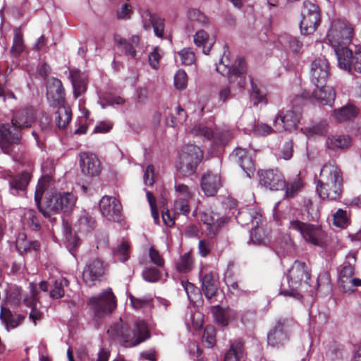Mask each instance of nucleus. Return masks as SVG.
Listing matches in <instances>:
<instances>
[{
	"mask_svg": "<svg viewBox=\"0 0 361 361\" xmlns=\"http://www.w3.org/2000/svg\"><path fill=\"white\" fill-rule=\"evenodd\" d=\"M343 176L335 161L329 162L321 169L317 191L322 199L336 200L341 197Z\"/></svg>",
	"mask_w": 361,
	"mask_h": 361,
	"instance_id": "nucleus-1",
	"label": "nucleus"
},
{
	"mask_svg": "<svg viewBox=\"0 0 361 361\" xmlns=\"http://www.w3.org/2000/svg\"><path fill=\"white\" fill-rule=\"evenodd\" d=\"M108 333L114 336L125 347L136 346L150 337L148 326L143 320L136 321L133 329L131 330L129 326L120 319L110 327Z\"/></svg>",
	"mask_w": 361,
	"mask_h": 361,
	"instance_id": "nucleus-2",
	"label": "nucleus"
},
{
	"mask_svg": "<svg viewBox=\"0 0 361 361\" xmlns=\"http://www.w3.org/2000/svg\"><path fill=\"white\" fill-rule=\"evenodd\" d=\"M216 70L224 76H227L230 84H235L238 88H243L246 84V66L244 59L238 58L234 64H231L228 54L224 53Z\"/></svg>",
	"mask_w": 361,
	"mask_h": 361,
	"instance_id": "nucleus-3",
	"label": "nucleus"
},
{
	"mask_svg": "<svg viewBox=\"0 0 361 361\" xmlns=\"http://www.w3.org/2000/svg\"><path fill=\"white\" fill-rule=\"evenodd\" d=\"M355 253H349L338 268V286L344 293H353L361 286V279L355 277Z\"/></svg>",
	"mask_w": 361,
	"mask_h": 361,
	"instance_id": "nucleus-4",
	"label": "nucleus"
},
{
	"mask_svg": "<svg viewBox=\"0 0 361 361\" xmlns=\"http://www.w3.org/2000/svg\"><path fill=\"white\" fill-rule=\"evenodd\" d=\"M202 157V152L199 147L188 145L179 153L177 169L183 176H190L195 173Z\"/></svg>",
	"mask_w": 361,
	"mask_h": 361,
	"instance_id": "nucleus-5",
	"label": "nucleus"
},
{
	"mask_svg": "<svg viewBox=\"0 0 361 361\" xmlns=\"http://www.w3.org/2000/svg\"><path fill=\"white\" fill-rule=\"evenodd\" d=\"M353 36L352 26L344 20L338 19L331 23V27L326 35V39L329 44L336 49L346 47L350 44Z\"/></svg>",
	"mask_w": 361,
	"mask_h": 361,
	"instance_id": "nucleus-6",
	"label": "nucleus"
},
{
	"mask_svg": "<svg viewBox=\"0 0 361 361\" xmlns=\"http://www.w3.org/2000/svg\"><path fill=\"white\" fill-rule=\"evenodd\" d=\"M87 305L94 313V319L98 322L110 314L116 308V297L109 288L90 298Z\"/></svg>",
	"mask_w": 361,
	"mask_h": 361,
	"instance_id": "nucleus-7",
	"label": "nucleus"
},
{
	"mask_svg": "<svg viewBox=\"0 0 361 361\" xmlns=\"http://www.w3.org/2000/svg\"><path fill=\"white\" fill-rule=\"evenodd\" d=\"M289 228L298 231L306 242L314 245H322L324 233L320 227L299 220H293L290 221Z\"/></svg>",
	"mask_w": 361,
	"mask_h": 361,
	"instance_id": "nucleus-8",
	"label": "nucleus"
},
{
	"mask_svg": "<svg viewBox=\"0 0 361 361\" xmlns=\"http://www.w3.org/2000/svg\"><path fill=\"white\" fill-rule=\"evenodd\" d=\"M45 190L44 185L39 182L37 187L35 194V200L39 211L46 217H50L53 214L59 212L58 194L47 195L42 203L40 202L41 198Z\"/></svg>",
	"mask_w": 361,
	"mask_h": 361,
	"instance_id": "nucleus-9",
	"label": "nucleus"
},
{
	"mask_svg": "<svg viewBox=\"0 0 361 361\" xmlns=\"http://www.w3.org/2000/svg\"><path fill=\"white\" fill-rule=\"evenodd\" d=\"M301 118V112L298 107H291L290 109L281 110L274 121L276 131L292 130L296 128Z\"/></svg>",
	"mask_w": 361,
	"mask_h": 361,
	"instance_id": "nucleus-10",
	"label": "nucleus"
},
{
	"mask_svg": "<svg viewBox=\"0 0 361 361\" xmlns=\"http://www.w3.org/2000/svg\"><path fill=\"white\" fill-rule=\"evenodd\" d=\"M338 63L341 68L350 72L353 68L356 72L361 73V47L353 51L348 47H341L336 49Z\"/></svg>",
	"mask_w": 361,
	"mask_h": 361,
	"instance_id": "nucleus-11",
	"label": "nucleus"
},
{
	"mask_svg": "<svg viewBox=\"0 0 361 361\" xmlns=\"http://www.w3.org/2000/svg\"><path fill=\"white\" fill-rule=\"evenodd\" d=\"M200 220L205 227L204 228L205 233L211 238H214L227 222L226 217L221 216L209 209L201 212Z\"/></svg>",
	"mask_w": 361,
	"mask_h": 361,
	"instance_id": "nucleus-12",
	"label": "nucleus"
},
{
	"mask_svg": "<svg viewBox=\"0 0 361 361\" xmlns=\"http://www.w3.org/2000/svg\"><path fill=\"white\" fill-rule=\"evenodd\" d=\"M289 322L287 319L277 321L275 326L268 334V343L274 347L285 345L289 340Z\"/></svg>",
	"mask_w": 361,
	"mask_h": 361,
	"instance_id": "nucleus-13",
	"label": "nucleus"
},
{
	"mask_svg": "<svg viewBox=\"0 0 361 361\" xmlns=\"http://www.w3.org/2000/svg\"><path fill=\"white\" fill-rule=\"evenodd\" d=\"M105 271L103 262L99 259L90 261L82 272V280L88 286H92L101 281Z\"/></svg>",
	"mask_w": 361,
	"mask_h": 361,
	"instance_id": "nucleus-14",
	"label": "nucleus"
},
{
	"mask_svg": "<svg viewBox=\"0 0 361 361\" xmlns=\"http://www.w3.org/2000/svg\"><path fill=\"white\" fill-rule=\"evenodd\" d=\"M311 81L315 87L326 85L329 75V64L325 58H318L311 64Z\"/></svg>",
	"mask_w": 361,
	"mask_h": 361,
	"instance_id": "nucleus-15",
	"label": "nucleus"
},
{
	"mask_svg": "<svg viewBox=\"0 0 361 361\" xmlns=\"http://www.w3.org/2000/svg\"><path fill=\"white\" fill-rule=\"evenodd\" d=\"M121 209L120 202L113 197L104 196L99 202V209L102 216L109 221H120Z\"/></svg>",
	"mask_w": 361,
	"mask_h": 361,
	"instance_id": "nucleus-16",
	"label": "nucleus"
},
{
	"mask_svg": "<svg viewBox=\"0 0 361 361\" xmlns=\"http://www.w3.org/2000/svg\"><path fill=\"white\" fill-rule=\"evenodd\" d=\"M259 182L271 190H283L286 186L284 176L277 169L261 171L259 173Z\"/></svg>",
	"mask_w": 361,
	"mask_h": 361,
	"instance_id": "nucleus-17",
	"label": "nucleus"
},
{
	"mask_svg": "<svg viewBox=\"0 0 361 361\" xmlns=\"http://www.w3.org/2000/svg\"><path fill=\"white\" fill-rule=\"evenodd\" d=\"M200 186L206 196L213 197L222 186L221 177L217 173L207 171L202 175Z\"/></svg>",
	"mask_w": 361,
	"mask_h": 361,
	"instance_id": "nucleus-18",
	"label": "nucleus"
},
{
	"mask_svg": "<svg viewBox=\"0 0 361 361\" xmlns=\"http://www.w3.org/2000/svg\"><path fill=\"white\" fill-rule=\"evenodd\" d=\"M80 165L82 173L90 176H98L101 172V164L97 157L92 153L80 154Z\"/></svg>",
	"mask_w": 361,
	"mask_h": 361,
	"instance_id": "nucleus-19",
	"label": "nucleus"
},
{
	"mask_svg": "<svg viewBox=\"0 0 361 361\" xmlns=\"http://www.w3.org/2000/svg\"><path fill=\"white\" fill-rule=\"evenodd\" d=\"M64 90L62 82L56 78H51L47 82V97L53 104H61L64 100Z\"/></svg>",
	"mask_w": 361,
	"mask_h": 361,
	"instance_id": "nucleus-20",
	"label": "nucleus"
},
{
	"mask_svg": "<svg viewBox=\"0 0 361 361\" xmlns=\"http://www.w3.org/2000/svg\"><path fill=\"white\" fill-rule=\"evenodd\" d=\"M231 156L247 176L250 178L254 173L255 167L250 153L245 149L236 148Z\"/></svg>",
	"mask_w": 361,
	"mask_h": 361,
	"instance_id": "nucleus-21",
	"label": "nucleus"
},
{
	"mask_svg": "<svg viewBox=\"0 0 361 361\" xmlns=\"http://www.w3.org/2000/svg\"><path fill=\"white\" fill-rule=\"evenodd\" d=\"M192 133L197 136H202L208 140L215 137L221 144L226 143L232 137V134L229 130H224L214 133L211 128L202 125L195 126L192 130Z\"/></svg>",
	"mask_w": 361,
	"mask_h": 361,
	"instance_id": "nucleus-22",
	"label": "nucleus"
},
{
	"mask_svg": "<svg viewBox=\"0 0 361 361\" xmlns=\"http://www.w3.org/2000/svg\"><path fill=\"white\" fill-rule=\"evenodd\" d=\"M35 116L33 109L27 108L17 111L13 116L12 125L16 129L29 128L35 121Z\"/></svg>",
	"mask_w": 361,
	"mask_h": 361,
	"instance_id": "nucleus-23",
	"label": "nucleus"
},
{
	"mask_svg": "<svg viewBox=\"0 0 361 361\" xmlns=\"http://www.w3.org/2000/svg\"><path fill=\"white\" fill-rule=\"evenodd\" d=\"M30 295L23 298V302L27 306L31 307L30 313V319L36 324L37 321L42 319V312L37 308V302L38 301L37 290L36 286L33 283H30Z\"/></svg>",
	"mask_w": 361,
	"mask_h": 361,
	"instance_id": "nucleus-24",
	"label": "nucleus"
},
{
	"mask_svg": "<svg viewBox=\"0 0 361 361\" xmlns=\"http://www.w3.org/2000/svg\"><path fill=\"white\" fill-rule=\"evenodd\" d=\"M312 95L321 104L332 106L336 98V92L332 87L323 85L321 87H316Z\"/></svg>",
	"mask_w": 361,
	"mask_h": 361,
	"instance_id": "nucleus-25",
	"label": "nucleus"
},
{
	"mask_svg": "<svg viewBox=\"0 0 361 361\" xmlns=\"http://www.w3.org/2000/svg\"><path fill=\"white\" fill-rule=\"evenodd\" d=\"M0 145L5 153H8L10 145L19 143L21 137L19 133H13L8 125L0 126Z\"/></svg>",
	"mask_w": 361,
	"mask_h": 361,
	"instance_id": "nucleus-26",
	"label": "nucleus"
},
{
	"mask_svg": "<svg viewBox=\"0 0 361 361\" xmlns=\"http://www.w3.org/2000/svg\"><path fill=\"white\" fill-rule=\"evenodd\" d=\"M114 40L117 47L126 55L130 56L132 58L136 57L137 52L135 48L139 44L140 40L138 35H133L129 42L118 35L115 37Z\"/></svg>",
	"mask_w": 361,
	"mask_h": 361,
	"instance_id": "nucleus-27",
	"label": "nucleus"
},
{
	"mask_svg": "<svg viewBox=\"0 0 361 361\" xmlns=\"http://www.w3.org/2000/svg\"><path fill=\"white\" fill-rule=\"evenodd\" d=\"M30 180V175L27 172H23L16 176H11L8 180L9 189L13 195H19L20 192H24Z\"/></svg>",
	"mask_w": 361,
	"mask_h": 361,
	"instance_id": "nucleus-28",
	"label": "nucleus"
},
{
	"mask_svg": "<svg viewBox=\"0 0 361 361\" xmlns=\"http://www.w3.org/2000/svg\"><path fill=\"white\" fill-rule=\"evenodd\" d=\"M288 279L293 283L307 281L310 279V274L304 262H295L289 270Z\"/></svg>",
	"mask_w": 361,
	"mask_h": 361,
	"instance_id": "nucleus-29",
	"label": "nucleus"
},
{
	"mask_svg": "<svg viewBox=\"0 0 361 361\" xmlns=\"http://www.w3.org/2000/svg\"><path fill=\"white\" fill-rule=\"evenodd\" d=\"M217 289V281L213 273L205 274L202 278V290L205 297L210 302L213 297L216 295Z\"/></svg>",
	"mask_w": 361,
	"mask_h": 361,
	"instance_id": "nucleus-30",
	"label": "nucleus"
},
{
	"mask_svg": "<svg viewBox=\"0 0 361 361\" xmlns=\"http://www.w3.org/2000/svg\"><path fill=\"white\" fill-rule=\"evenodd\" d=\"M255 228L250 233V240L257 245H267L269 243V229L262 224H255Z\"/></svg>",
	"mask_w": 361,
	"mask_h": 361,
	"instance_id": "nucleus-31",
	"label": "nucleus"
},
{
	"mask_svg": "<svg viewBox=\"0 0 361 361\" xmlns=\"http://www.w3.org/2000/svg\"><path fill=\"white\" fill-rule=\"evenodd\" d=\"M0 318L5 324L7 329L18 327L25 319V316L13 314L9 309L2 307Z\"/></svg>",
	"mask_w": 361,
	"mask_h": 361,
	"instance_id": "nucleus-32",
	"label": "nucleus"
},
{
	"mask_svg": "<svg viewBox=\"0 0 361 361\" xmlns=\"http://www.w3.org/2000/svg\"><path fill=\"white\" fill-rule=\"evenodd\" d=\"M244 342L238 338L231 343L228 351L226 353L224 361H239L243 356Z\"/></svg>",
	"mask_w": 361,
	"mask_h": 361,
	"instance_id": "nucleus-33",
	"label": "nucleus"
},
{
	"mask_svg": "<svg viewBox=\"0 0 361 361\" xmlns=\"http://www.w3.org/2000/svg\"><path fill=\"white\" fill-rule=\"evenodd\" d=\"M194 42L197 47H202V52L208 54L214 43V38L209 37L204 30H199L194 36Z\"/></svg>",
	"mask_w": 361,
	"mask_h": 361,
	"instance_id": "nucleus-34",
	"label": "nucleus"
},
{
	"mask_svg": "<svg viewBox=\"0 0 361 361\" xmlns=\"http://www.w3.org/2000/svg\"><path fill=\"white\" fill-rule=\"evenodd\" d=\"M358 114L357 109L353 105H348L334 111L332 116L338 122H344L354 118Z\"/></svg>",
	"mask_w": 361,
	"mask_h": 361,
	"instance_id": "nucleus-35",
	"label": "nucleus"
},
{
	"mask_svg": "<svg viewBox=\"0 0 361 361\" xmlns=\"http://www.w3.org/2000/svg\"><path fill=\"white\" fill-rule=\"evenodd\" d=\"M350 143V137L348 135H331L326 141V147L333 150L347 148Z\"/></svg>",
	"mask_w": 361,
	"mask_h": 361,
	"instance_id": "nucleus-36",
	"label": "nucleus"
},
{
	"mask_svg": "<svg viewBox=\"0 0 361 361\" xmlns=\"http://www.w3.org/2000/svg\"><path fill=\"white\" fill-rule=\"evenodd\" d=\"M320 22V16H302L300 21V30L303 35H310L313 33Z\"/></svg>",
	"mask_w": 361,
	"mask_h": 361,
	"instance_id": "nucleus-37",
	"label": "nucleus"
},
{
	"mask_svg": "<svg viewBox=\"0 0 361 361\" xmlns=\"http://www.w3.org/2000/svg\"><path fill=\"white\" fill-rule=\"evenodd\" d=\"M60 211L64 213L71 212L75 207L76 197L71 192L58 193Z\"/></svg>",
	"mask_w": 361,
	"mask_h": 361,
	"instance_id": "nucleus-38",
	"label": "nucleus"
},
{
	"mask_svg": "<svg viewBox=\"0 0 361 361\" xmlns=\"http://www.w3.org/2000/svg\"><path fill=\"white\" fill-rule=\"evenodd\" d=\"M175 265L179 273H188L193 269L194 258L190 252L184 253L176 261Z\"/></svg>",
	"mask_w": 361,
	"mask_h": 361,
	"instance_id": "nucleus-39",
	"label": "nucleus"
},
{
	"mask_svg": "<svg viewBox=\"0 0 361 361\" xmlns=\"http://www.w3.org/2000/svg\"><path fill=\"white\" fill-rule=\"evenodd\" d=\"M25 49L23 34L20 27H16L13 30V44L10 52L13 56H18Z\"/></svg>",
	"mask_w": 361,
	"mask_h": 361,
	"instance_id": "nucleus-40",
	"label": "nucleus"
},
{
	"mask_svg": "<svg viewBox=\"0 0 361 361\" xmlns=\"http://www.w3.org/2000/svg\"><path fill=\"white\" fill-rule=\"evenodd\" d=\"M262 216L261 214H258L256 212H247L242 211L238 213V215L236 216V219L238 223L243 225H248L250 223L255 226V224H262Z\"/></svg>",
	"mask_w": 361,
	"mask_h": 361,
	"instance_id": "nucleus-41",
	"label": "nucleus"
},
{
	"mask_svg": "<svg viewBox=\"0 0 361 361\" xmlns=\"http://www.w3.org/2000/svg\"><path fill=\"white\" fill-rule=\"evenodd\" d=\"M303 183L300 178V175L298 174L295 178L288 181L286 182V197L292 198L295 197L302 188Z\"/></svg>",
	"mask_w": 361,
	"mask_h": 361,
	"instance_id": "nucleus-42",
	"label": "nucleus"
},
{
	"mask_svg": "<svg viewBox=\"0 0 361 361\" xmlns=\"http://www.w3.org/2000/svg\"><path fill=\"white\" fill-rule=\"evenodd\" d=\"M71 119V112L68 108L64 106H59L56 114L55 121L59 128H65Z\"/></svg>",
	"mask_w": 361,
	"mask_h": 361,
	"instance_id": "nucleus-43",
	"label": "nucleus"
},
{
	"mask_svg": "<svg viewBox=\"0 0 361 361\" xmlns=\"http://www.w3.org/2000/svg\"><path fill=\"white\" fill-rule=\"evenodd\" d=\"M328 130V123L326 121H321L317 123H315L311 126L305 127L302 129L304 134L307 136H314V135H324L327 133Z\"/></svg>",
	"mask_w": 361,
	"mask_h": 361,
	"instance_id": "nucleus-44",
	"label": "nucleus"
},
{
	"mask_svg": "<svg viewBox=\"0 0 361 361\" xmlns=\"http://www.w3.org/2000/svg\"><path fill=\"white\" fill-rule=\"evenodd\" d=\"M95 220L88 213L84 212L78 220L79 230L83 233H88L95 227Z\"/></svg>",
	"mask_w": 361,
	"mask_h": 361,
	"instance_id": "nucleus-45",
	"label": "nucleus"
},
{
	"mask_svg": "<svg viewBox=\"0 0 361 361\" xmlns=\"http://www.w3.org/2000/svg\"><path fill=\"white\" fill-rule=\"evenodd\" d=\"M74 96L77 98L87 90V80L84 77L71 73Z\"/></svg>",
	"mask_w": 361,
	"mask_h": 361,
	"instance_id": "nucleus-46",
	"label": "nucleus"
},
{
	"mask_svg": "<svg viewBox=\"0 0 361 361\" xmlns=\"http://www.w3.org/2000/svg\"><path fill=\"white\" fill-rule=\"evenodd\" d=\"M63 227L66 245L70 251H72L78 246L79 239L72 233L71 228L68 224H64Z\"/></svg>",
	"mask_w": 361,
	"mask_h": 361,
	"instance_id": "nucleus-47",
	"label": "nucleus"
},
{
	"mask_svg": "<svg viewBox=\"0 0 361 361\" xmlns=\"http://www.w3.org/2000/svg\"><path fill=\"white\" fill-rule=\"evenodd\" d=\"M69 285V281L66 278H61L54 282V288L50 292L52 298L59 299L64 295V287Z\"/></svg>",
	"mask_w": 361,
	"mask_h": 361,
	"instance_id": "nucleus-48",
	"label": "nucleus"
},
{
	"mask_svg": "<svg viewBox=\"0 0 361 361\" xmlns=\"http://www.w3.org/2000/svg\"><path fill=\"white\" fill-rule=\"evenodd\" d=\"M334 224L339 228H343L350 224V219L347 215V212L342 209L338 211L333 215Z\"/></svg>",
	"mask_w": 361,
	"mask_h": 361,
	"instance_id": "nucleus-49",
	"label": "nucleus"
},
{
	"mask_svg": "<svg viewBox=\"0 0 361 361\" xmlns=\"http://www.w3.org/2000/svg\"><path fill=\"white\" fill-rule=\"evenodd\" d=\"M188 18L192 22H196L199 25H204L208 23V18L200 11L191 8L188 11Z\"/></svg>",
	"mask_w": 361,
	"mask_h": 361,
	"instance_id": "nucleus-50",
	"label": "nucleus"
},
{
	"mask_svg": "<svg viewBox=\"0 0 361 361\" xmlns=\"http://www.w3.org/2000/svg\"><path fill=\"white\" fill-rule=\"evenodd\" d=\"M143 28L146 30H150L154 21L159 18L156 14L152 13L149 10H145L141 13Z\"/></svg>",
	"mask_w": 361,
	"mask_h": 361,
	"instance_id": "nucleus-51",
	"label": "nucleus"
},
{
	"mask_svg": "<svg viewBox=\"0 0 361 361\" xmlns=\"http://www.w3.org/2000/svg\"><path fill=\"white\" fill-rule=\"evenodd\" d=\"M252 91L250 97L255 105H257L265 99V94L261 90L258 85L251 80Z\"/></svg>",
	"mask_w": 361,
	"mask_h": 361,
	"instance_id": "nucleus-52",
	"label": "nucleus"
},
{
	"mask_svg": "<svg viewBox=\"0 0 361 361\" xmlns=\"http://www.w3.org/2000/svg\"><path fill=\"white\" fill-rule=\"evenodd\" d=\"M180 58L182 64L189 66L192 64L195 61L194 52L190 48H185L178 53Z\"/></svg>",
	"mask_w": 361,
	"mask_h": 361,
	"instance_id": "nucleus-53",
	"label": "nucleus"
},
{
	"mask_svg": "<svg viewBox=\"0 0 361 361\" xmlns=\"http://www.w3.org/2000/svg\"><path fill=\"white\" fill-rule=\"evenodd\" d=\"M16 244L17 250L21 254L30 250V241L27 240V236L23 233H21L18 235Z\"/></svg>",
	"mask_w": 361,
	"mask_h": 361,
	"instance_id": "nucleus-54",
	"label": "nucleus"
},
{
	"mask_svg": "<svg viewBox=\"0 0 361 361\" xmlns=\"http://www.w3.org/2000/svg\"><path fill=\"white\" fill-rule=\"evenodd\" d=\"M302 16H320L319 7L310 1H305L301 11Z\"/></svg>",
	"mask_w": 361,
	"mask_h": 361,
	"instance_id": "nucleus-55",
	"label": "nucleus"
},
{
	"mask_svg": "<svg viewBox=\"0 0 361 361\" xmlns=\"http://www.w3.org/2000/svg\"><path fill=\"white\" fill-rule=\"evenodd\" d=\"M188 76L183 70H179L174 76V85L178 90H183L186 87Z\"/></svg>",
	"mask_w": 361,
	"mask_h": 361,
	"instance_id": "nucleus-56",
	"label": "nucleus"
},
{
	"mask_svg": "<svg viewBox=\"0 0 361 361\" xmlns=\"http://www.w3.org/2000/svg\"><path fill=\"white\" fill-rule=\"evenodd\" d=\"M203 339L207 343V347H212L216 343L215 329L212 326H207L204 329Z\"/></svg>",
	"mask_w": 361,
	"mask_h": 361,
	"instance_id": "nucleus-57",
	"label": "nucleus"
},
{
	"mask_svg": "<svg viewBox=\"0 0 361 361\" xmlns=\"http://www.w3.org/2000/svg\"><path fill=\"white\" fill-rule=\"evenodd\" d=\"M188 200L187 199L178 198L174 203L175 212L187 215L190 212Z\"/></svg>",
	"mask_w": 361,
	"mask_h": 361,
	"instance_id": "nucleus-58",
	"label": "nucleus"
},
{
	"mask_svg": "<svg viewBox=\"0 0 361 361\" xmlns=\"http://www.w3.org/2000/svg\"><path fill=\"white\" fill-rule=\"evenodd\" d=\"M175 190L178 194L179 198L190 200L193 197V192L188 186L183 183H176Z\"/></svg>",
	"mask_w": 361,
	"mask_h": 361,
	"instance_id": "nucleus-59",
	"label": "nucleus"
},
{
	"mask_svg": "<svg viewBox=\"0 0 361 361\" xmlns=\"http://www.w3.org/2000/svg\"><path fill=\"white\" fill-rule=\"evenodd\" d=\"M25 218L27 221L28 224L35 230H37L40 228V224L39 222L38 218L37 216L36 212L33 209H28L25 213Z\"/></svg>",
	"mask_w": 361,
	"mask_h": 361,
	"instance_id": "nucleus-60",
	"label": "nucleus"
},
{
	"mask_svg": "<svg viewBox=\"0 0 361 361\" xmlns=\"http://www.w3.org/2000/svg\"><path fill=\"white\" fill-rule=\"evenodd\" d=\"M115 256L121 262H126L129 258V245L123 242L117 248Z\"/></svg>",
	"mask_w": 361,
	"mask_h": 361,
	"instance_id": "nucleus-61",
	"label": "nucleus"
},
{
	"mask_svg": "<svg viewBox=\"0 0 361 361\" xmlns=\"http://www.w3.org/2000/svg\"><path fill=\"white\" fill-rule=\"evenodd\" d=\"M145 280L149 282H157L161 277L160 272L156 268L146 269L142 273Z\"/></svg>",
	"mask_w": 361,
	"mask_h": 361,
	"instance_id": "nucleus-62",
	"label": "nucleus"
},
{
	"mask_svg": "<svg viewBox=\"0 0 361 361\" xmlns=\"http://www.w3.org/2000/svg\"><path fill=\"white\" fill-rule=\"evenodd\" d=\"M149 257L151 262L157 267H163L164 264V259L158 250L151 247L149 250Z\"/></svg>",
	"mask_w": 361,
	"mask_h": 361,
	"instance_id": "nucleus-63",
	"label": "nucleus"
},
{
	"mask_svg": "<svg viewBox=\"0 0 361 361\" xmlns=\"http://www.w3.org/2000/svg\"><path fill=\"white\" fill-rule=\"evenodd\" d=\"M22 299V289L19 287H15L12 289L8 295V301L14 305H18Z\"/></svg>",
	"mask_w": 361,
	"mask_h": 361,
	"instance_id": "nucleus-64",
	"label": "nucleus"
}]
</instances>
